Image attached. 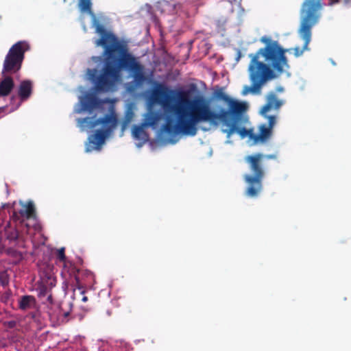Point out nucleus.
I'll return each instance as SVG.
<instances>
[{"mask_svg": "<svg viewBox=\"0 0 351 351\" xmlns=\"http://www.w3.org/2000/svg\"><path fill=\"white\" fill-rule=\"evenodd\" d=\"M97 104L98 99L93 93H87L82 101V106L86 110L93 109Z\"/></svg>", "mask_w": 351, "mask_h": 351, "instance_id": "18", "label": "nucleus"}, {"mask_svg": "<svg viewBox=\"0 0 351 351\" xmlns=\"http://www.w3.org/2000/svg\"><path fill=\"white\" fill-rule=\"evenodd\" d=\"M246 111H242L239 114H231L226 122H223L226 125L228 128L223 130V132L226 134V136L230 138L234 133L237 132L242 138L249 136L251 139V136L254 135V133L252 129L247 130L245 127H240L241 125L245 124L248 118L245 115Z\"/></svg>", "mask_w": 351, "mask_h": 351, "instance_id": "10", "label": "nucleus"}, {"mask_svg": "<svg viewBox=\"0 0 351 351\" xmlns=\"http://www.w3.org/2000/svg\"><path fill=\"white\" fill-rule=\"evenodd\" d=\"M19 215H19V213H17V212L14 211V212H13V213H12V219H13L14 220H15V221H18V220H19V219H20V218H19Z\"/></svg>", "mask_w": 351, "mask_h": 351, "instance_id": "29", "label": "nucleus"}, {"mask_svg": "<svg viewBox=\"0 0 351 351\" xmlns=\"http://www.w3.org/2000/svg\"><path fill=\"white\" fill-rule=\"evenodd\" d=\"M213 97L217 100L223 101L228 108H221L218 112L226 121L228 120L231 114H239L242 111H247L248 105L245 101H241L227 95L223 88L215 90L213 93Z\"/></svg>", "mask_w": 351, "mask_h": 351, "instance_id": "9", "label": "nucleus"}, {"mask_svg": "<svg viewBox=\"0 0 351 351\" xmlns=\"http://www.w3.org/2000/svg\"><path fill=\"white\" fill-rule=\"evenodd\" d=\"M47 300L50 302V304H51V306H52V305H56L55 304H53V302H52V295H49V296H48V298H47Z\"/></svg>", "mask_w": 351, "mask_h": 351, "instance_id": "30", "label": "nucleus"}, {"mask_svg": "<svg viewBox=\"0 0 351 351\" xmlns=\"http://www.w3.org/2000/svg\"><path fill=\"white\" fill-rule=\"evenodd\" d=\"M64 309L62 305L56 304L49 308L48 315L50 320L59 324V317L62 315Z\"/></svg>", "mask_w": 351, "mask_h": 351, "instance_id": "17", "label": "nucleus"}, {"mask_svg": "<svg viewBox=\"0 0 351 351\" xmlns=\"http://www.w3.org/2000/svg\"><path fill=\"white\" fill-rule=\"evenodd\" d=\"M70 317V310H64L62 315L59 317V324H64L68 322Z\"/></svg>", "mask_w": 351, "mask_h": 351, "instance_id": "25", "label": "nucleus"}, {"mask_svg": "<svg viewBox=\"0 0 351 351\" xmlns=\"http://www.w3.org/2000/svg\"><path fill=\"white\" fill-rule=\"evenodd\" d=\"M9 283V279L6 274H0V284L5 287Z\"/></svg>", "mask_w": 351, "mask_h": 351, "instance_id": "26", "label": "nucleus"}, {"mask_svg": "<svg viewBox=\"0 0 351 351\" xmlns=\"http://www.w3.org/2000/svg\"><path fill=\"white\" fill-rule=\"evenodd\" d=\"M73 287V298L74 300L82 302H86L88 300V297L85 295L86 291L83 289V287L81 285V283L79 285H75V287Z\"/></svg>", "mask_w": 351, "mask_h": 351, "instance_id": "19", "label": "nucleus"}, {"mask_svg": "<svg viewBox=\"0 0 351 351\" xmlns=\"http://www.w3.org/2000/svg\"><path fill=\"white\" fill-rule=\"evenodd\" d=\"M117 122V118L110 114H106L104 117L97 119H93L92 117L84 118L81 123L90 129H93L99 125H102L101 129L97 130L93 134L89 136L86 152L100 149L101 146L105 142L106 136L116 126Z\"/></svg>", "mask_w": 351, "mask_h": 351, "instance_id": "5", "label": "nucleus"}, {"mask_svg": "<svg viewBox=\"0 0 351 351\" xmlns=\"http://www.w3.org/2000/svg\"><path fill=\"white\" fill-rule=\"evenodd\" d=\"M29 49V45L24 40L14 44L6 54L1 73L2 75H14L17 73L22 67L25 53Z\"/></svg>", "mask_w": 351, "mask_h": 351, "instance_id": "8", "label": "nucleus"}, {"mask_svg": "<svg viewBox=\"0 0 351 351\" xmlns=\"http://www.w3.org/2000/svg\"><path fill=\"white\" fill-rule=\"evenodd\" d=\"M5 326H6L8 328L10 329L14 328L16 326V322L14 320L6 322L5 323Z\"/></svg>", "mask_w": 351, "mask_h": 351, "instance_id": "28", "label": "nucleus"}, {"mask_svg": "<svg viewBox=\"0 0 351 351\" xmlns=\"http://www.w3.org/2000/svg\"><path fill=\"white\" fill-rule=\"evenodd\" d=\"M33 90V83L29 80H23L18 89V95L22 101H25L31 96Z\"/></svg>", "mask_w": 351, "mask_h": 351, "instance_id": "12", "label": "nucleus"}, {"mask_svg": "<svg viewBox=\"0 0 351 351\" xmlns=\"http://www.w3.org/2000/svg\"><path fill=\"white\" fill-rule=\"evenodd\" d=\"M82 273L83 271L77 269L75 265L71 261L66 262L63 265L62 274L72 287H75L81 283Z\"/></svg>", "mask_w": 351, "mask_h": 351, "instance_id": "11", "label": "nucleus"}, {"mask_svg": "<svg viewBox=\"0 0 351 351\" xmlns=\"http://www.w3.org/2000/svg\"><path fill=\"white\" fill-rule=\"evenodd\" d=\"M18 303L19 308L23 311L34 309L37 304L35 297L30 295H22L19 299Z\"/></svg>", "mask_w": 351, "mask_h": 351, "instance_id": "13", "label": "nucleus"}, {"mask_svg": "<svg viewBox=\"0 0 351 351\" xmlns=\"http://www.w3.org/2000/svg\"><path fill=\"white\" fill-rule=\"evenodd\" d=\"M6 238L10 241H16L19 238V232L16 229H12L6 232Z\"/></svg>", "mask_w": 351, "mask_h": 351, "instance_id": "24", "label": "nucleus"}, {"mask_svg": "<svg viewBox=\"0 0 351 351\" xmlns=\"http://www.w3.org/2000/svg\"><path fill=\"white\" fill-rule=\"evenodd\" d=\"M276 154H263L255 153L245 157V161L248 164L252 174H245L243 177L247 184L245 195L250 197H256L263 189V180L265 177L264 162L268 160H277Z\"/></svg>", "mask_w": 351, "mask_h": 351, "instance_id": "4", "label": "nucleus"}, {"mask_svg": "<svg viewBox=\"0 0 351 351\" xmlns=\"http://www.w3.org/2000/svg\"><path fill=\"white\" fill-rule=\"evenodd\" d=\"M92 5V0H78L77 6L80 12L94 16Z\"/></svg>", "mask_w": 351, "mask_h": 351, "instance_id": "20", "label": "nucleus"}, {"mask_svg": "<svg viewBox=\"0 0 351 351\" xmlns=\"http://www.w3.org/2000/svg\"><path fill=\"white\" fill-rule=\"evenodd\" d=\"M319 12V10L302 6L301 10L302 19L299 33L302 38L304 40V44L302 49L299 47L293 49L295 57L300 56L305 50L308 49V45L311 39L312 27L317 23L320 16Z\"/></svg>", "mask_w": 351, "mask_h": 351, "instance_id": "7", "label": "nucleus"}, {"mask_svg": "<svg viewBox=\"0 0 351 351\" xmlns=\"http://www.w3.org/2000/svg\"><path fill=\"white\" fill-rule=\"evenodd\" d=\"M82 309H84V310H86V311H87V310H88V308H86V307H85V306H82Z\"/></svg>", "mask_w": 351, "mask_h": 351, "instance_id": "31", "label": "nucleus"}, {"mask_svg": "<svg viewBox=\"0 0 351 351\" xmlns=\"http://www.w3.org/2000/svg\"><path fill=\"white\" fill-rule=\"evenodd\" d=\"M144 128L146 127L143 126V123L141 125H134L132 128V135L136 139H142L143 136L145 135V132L143 129Z\"/></svg>", "mask_w": 351, "mask_h": 351, "instance_id": "22", "label": "nucleus"}, {"mask_svg": "<svg viewBox=\"0 0 351 351\" xmlns=\"http://www.w3.org/2000/svg\"><path fill=\"white\" fill-rule=\"evenodd\" d=\"M161 118V114L158 111L149 110L144 117L143 126L154 128Z\"/></svg>", "mask_w": 351, "mask_h": 351, "instance_id": "15", "label": "nucleus"}, {"mask_svg": "<svg viewBox=\"0 0 351 351\" xmlns=\"http://www.w3.org/2000/svg\"><path fill=\"white\" fill-rule=\"evenodd\" d=\"M189 95V91L172 90L162 84H157L153 90V99L177 117L176 123L173 119L167 118L162 126L163 131L167 134L193 136L197 134V125L199 123L208 122L217 125L219 121L226 122L221 114L210 108L208 102L202 96L190 101Z\"/></svg>", "mask_w": 351, "mask_h": 351, "instance_id": "1", "label": "nucleus"}, {"mask_svg": "<svg viewBox=\"0 0 351 351\" xmlns=\"http://www.w3.org/2000/svg\"><path fill=\"white\" fill-rule=\"evenodd\" d=\"M3 79L0 82V97H5L12 92L14 83L10 75H3Z\"/></svg>", "mask_w": 351, "mask_h": 351, "instance_id": "14", "label": "nucleus"}, {"mask_svg": "<svg viewBox=\"0 0 351 351\" xmlns=\"http://www.w3.org/2000/svg\"><path fill=\"white\" fill-rule=\"evenodd\" d=\"M302 6L319 11L322 7V0H305Z\"/></svg>", "mask_w": 351, "mask_h": 351, "instance_id": "21", "label": "nucleus"}, {"mask_svg": "<svg viewBox=\"0 0 351 351\" xmlns=\"http://www.w3.org/2000/svg\"><path fill=\"white\" fill-rule=\"evenodd\" d=\"M96 32L101 38L96 40L95 45L104 48L105 61L99 73L97 69H88L86 75L93 83L98 93H108L114 89L121 79V71H129L136 86H141L147 78L145 67L129 51L126 43L121 41L111 32H107L104 26L97 23Z\"/></svg>", "mask_w": 351, "mask_h": 351, "instance_id": "2", "label": "nucleus"}, {"mask_svg": "<svg viewBox=\"0 0 351 351\" xmlns=\"http://www.w3.org/2000/svg\"><path fill=\"white\" fill-rule=\"evenodd\" d=\"M19 215L26 219L34 218L36 216V210L32 202H28L22 204V208L19 210Z\"/></svg>", "mask_w": 351, "mask_h": 351, "instance_id": "16", "label": "nucleus"}, {"mask_svg": "<svg viewBox=\"0 0 351 351\" xmlns=\"http://www.w3.org/2000/svg\"><path fill=\"white\" fill-rule=\"evenodd\" d=\"M57 258L58 260L62 263L63 265L66 263V262H69V261H68L66 259V255H65V249L64 247H61L60 249H59L58 250V252H57Z\"/></svg>", "mask_w": 351, "mask_h": 351, "instance_id": "23", "label": "nucleus"}, {"mask_svg": "<svg viewBox=\"0 0 351 351\" xmlns=\"http://www.w3.org/2000/svg\"><path fill=\"white\" fill-rule=\"evenodd\" d=\"M260 41L265 47L255 53H251L249 66V78L251 86H243L241 94L260 95L263 86L268 81L276 79L289 69L288 59L285 55L289 49H284L278 41L266 36Z\"/></svg>", "mask_w": 351, "mask_h": 351, "instance_id": "3", "label": "nucleus"}, {"mask_svg": "<svg viewBox=\"0 0 351 351\" xmlns=\"http://www.w3.org/2000/svg\"><path fill=\"white\" fill-rule=\"evenodd\" d=\"M282 105L274 93H270L267 98V103L262 107L261 114L268 119V125L262 124L259 127V133L254 134L251 139L255 143L265 142L268 140L271 134L273 128L276 123V117L274 115H267V113L271 109L278 110Z\"/></svg>", "mask_w": 351, "mask_h": 351, "instance_id": "6", "label": "nucleus"}, {"mask_svg": "<svg viewBox=\"0 0 351 351\" xmlns=\"http://www.w3.org/2000/svg\"><path fill=\"white\" fill-rule=\"evenodd\" d=\"M133 115H134V114H133L132 112L128 111V112H127V114H126V115L125 117V121H124L125 124H127V123H130L131 121V120H132V119L133 117Z\"/></svg>", "mask_w": 351, "mask_h": 351, "instance_id": "27", "label": "nucleus"}, {"mask_svg": "<svg viewBox=\"0 0 351 351\" xmlns=\"http://www.w3.org/2000/svg\"><path fill=\"white\" fill-rule=\"evenodd\" d=\"M107 313H108V315L109 316H110V315H111V312H110V311H107Z\"/></svg>", "mask_w": 351, "mask_h": 351, "instance_id": "32", "label": "nucleus"}]
</instances>
